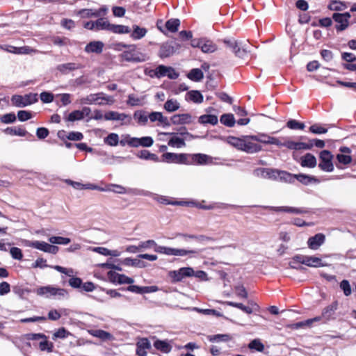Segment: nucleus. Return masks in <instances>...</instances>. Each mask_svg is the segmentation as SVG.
Segmentation results:
<instances>
[{
  "instance_id": "nucleus-62",
  "label": "nucleus",
  "mask_w": 356,
  "mask_h": 356,
  "mask_svg": "<svg viewBox=\"0 0 356 356\" xmlns=\"http://www.w3.org/2000/svg\"><path fill=\"white\" fill-rule=\"evenodd\" d=\"M0 120L4 124L13 123L16 121V115L14 113H6L1 117Z\"/></svg>"
},
{
  "instance_id": "nucleus-47",
  "label": "nucleus",
  "mask_w": 356,
  "mask_h": 356,
  "mask_svg": "<svg viewBox=\"0 0 356 356\" xmlns=\"http://www.w3.org/2000/svg\"><path fill=\"white\" fill-rule=\"evenodd\" d=\"M278 179L280 181H283L285 182L293 183L296 179V177L295 175L291 174L288 172L280 170Z\"/></svg>"
},
{
  "instance_id": "nucleus-37",
  "label": "nucleus",
  "mask_w": 356,
  "mask_h": 356,
  "mask_svg": "<svg viewBox=\"0 0 356 356\" xmlns=\"http://www.w3.org/2000/svg\"><path fill=\"white\" fill-rule=\"evenodd\" d=\"M347 8L348 5L346 3L337 0L331 1L328 5V8L330 10L334 11H343L346 10Z\"/></svg>"
},
{
  "instance_id": "nucleus-58",
  "label": "nucleus",
  "mask_w": 356,
  "mask_h": 356,
  "mask_svg": "<svg viewBox=\"0 0 356 356\" xmlns=\"http://www.w3.org/2000/svg\"><path fill=\"white\" fill-rule=\"evenodd\" d=\"M227 305L231 307H234L238 309H240L243 312L246 314H250L252 313V309L250 307H247L243 305L242 303H238L234 302L228 301L227 302Z\"/></svg>"
},
{
  "instance_id": "nucleus-64",
  "label": "nucleus",
  "mask_w": 356,
  "mask_h": 356,
  "mask_svg": "<svg viewBox=\"0 0 356 356\" xmlns=\"http://www.w3.org/2000/svg\"><path fill=\"white\" fill-rule=\"evenodd\" d=\"M164 108L169 112H172L178 109V103L172 99L168 100L164 104Z\"/></svg>"
},
{
  "instance_id": "nucleus-13",
  "label": "nucleus",
  "mask_w": 356,
  "mask_h": 356,
  "mask_svg": "<svg viewBox=\"0 0 356 356\" xmlns=\"http://www.w3.org/2000/svg\"><path fill=\"white\" fill-rule=\"evenodd\" d=\"M254 135L243 136V152L248 154H254L260 152L262 147L260 145L254 143Z\"/></svg>"
},
{
  "instance_id": "nucleus-50",
  "label": "nucleus",
  "mask_w": 356,
  "mask_h": 356,
  "mask_svg": "<svg viewBox=\"0 0 356 356\" xmlns=\"http://www.w3.org/2000/svg\"><path fill=\"white\" fill-rule=\"evenodd\" d=\"M49 241L52 244L67 245L71 242V239L63 236H51Z\"/></svg>"
},
{
  "instance_id": "nucleus-4",
  "label": "nucleus",
  "mask_w": 356,
  "mask_h": 356,
  "mask_svg": "<svg viewBox=\"0 0 356 356\" xmlns=\"http://www.w3.org/2000/svg\"><path fill=\"white\" fill-rule=\"evenodd\" d=\"M38 101V94L36 93H29L24 96L15 95L11 97L12 104L19 108L26 107L37 102Z\"/></svg>"
},
{
  "instance_id": "nucleus-41",
  "label": "nucleus",
  "mask_w": 356,
  "mask_h": 356,
  "mask_svg": "<svg viewBox=\"0 0 356 356\" xmlns=\"http://www.w3.org/2000/svg\"><path fill=\"white\" fill-rule=\"evenodd\" d=\"M201 124H211L215 125L218 123V118L214 115H203L199 118Z\"/></svg>"
},
{
  "instance_id": "nucleus-61",
  "label": "nucleus",
  "mask_w": 356,
  "mask_h": 356,
  "mask_svg": "<svg viewBox=\"0 0 356 356\" xmlns=\"http://www.w3.org/2000/svg\"><path fill=\"white\" fill-rule=\"evenodd\" d=\"M44 340L40 341L39 343V348L42 351H47L48 353L53 352L54 344L52 342H50L47 340V339H43Z\"/></svg>"
},
{
  "instance_id": "nucleus-31",
  "label": "nucleus",
  "mask_w": 356,
  "mask_h": 356,
  "mask_svg": "<svg viewBox=\"0 0 356 356\" xmlns=\"http://www.w3.org/2000/svg\"><path fill=\"white\" fill-rule=\"evenodd\" d=\"M227 143L238 150L243 149V136L241 137L229 136L227 138Z\"/></svg>"
},
{
  "instance_id": "nucleus-54",
  "label": "nucleus",
  "mask_w": 356,
  "mask_h": 356,
  "mask_svg": "<svg viewBox=\"0 0 356 356\" xmlns=\"http://www.w3.org/2000/svg\"><path fill=\"white\" fill-rule=\"evenodd\" d=\"M194 269L191 267L179 268V281L186 277H193Z\"/></svg>"
},
{
  "instance_id": "nucleus-43",
  "label": "nucleus",
  "mask_w": 356,
  "mask_h": 356,
  "mask_svg": "<svg viewBox=\"0 0 356 356\" xmlns=\"http://www.w3.org/2000/svg\"><path fill=\"white\" fill-rule=\"evenodd\" d=\"M155 252L159 253H163L167 255H178V249L177 248H171L164 246L158 245L156 247Z\"/></svg>"
},
{
  "instance_id": "nucleus-6",
  "label": "nucleus",
  "mask_w": 356,
  "mask_h": 356,
  "mask_svg": "<svg viewBox=\"0 0 356 356\" xmlns=\"http://www.w3.org/2000/svg\"><path fill=\"white\" fill-rule=\"evenodd\" d=\"M156 28L164 35L170 37L178 31V19H170L165 23L162 19L156 22Z\"/></svg>"
},
{
  "instance_id": "nucleus-7",
  "label": "nucleus",
  "mask_w": 356,
  "mask_h": 356,
  "mask_svg": "<svg viewBox=\"0 0 356 356\" xmlns=\"http://www.w3.org/2000/svg\"><path fill=\"white\" fill-rule=\"evenodd\" d=\"M191 47H198L204 53H213L217 49L213 42L205 38L191 40Z\"/></svg>"
},
{
  "instance_id": "nucleus-56",
  "label": "nucleus",
  "mask_w": 356,
  "mask_h": 356,
  "mask_svg": "<svg viewBox=\"0 0 356 356\" xmlns=\"http://www.w3.org/2000/svg\"><path fill=\"white\" fill-rule=\"evenodd\" d=\"M210 157L206 154H194V159L193 160V164H206L209 162Z\"/></svg>"
},
{
  "instance_id": "nucleus-11",
  "label": "nucleus",
  "mask_w": 356,
  "mask_h": 356,
  "mask_svg": "<svg viewBox=\"0 0 356 356\" xmlns=\"http://www.w3.org/2000/svg\"><path fill=\"white\" fill-rule=\"evenodd\" d=\"M340 153L338 154L336 156V159L337 163H336V166L339 169H342L343 167L341 165H347L352 162V157L350 156L351 149L348 147H341L339 148Z\"/></svg>"
},
{
  "instance_id": "nucleus-52",
  "label": "nucleus",
  "mask_w": 356,
  "mask_h": 356,
  "mask_svg": "<svg viewBox=\"0 0 356 356\" xmlns=\"http://www.w3.org/2000/svg\"><path fill=\"white\" fill-rule=\"evenodd\" d=\"M127 104L131 106H143V99L136 97L134 94H130L128 96Z\"/></svg>"
},
{
  "instance_id": "nucleus-19",
  "label": "nucleus",
  "mask_w": 356,
  "mask_h": 356,
  "mask_svg": "<svg viewBox=\"0 0 356 356\" xmlns=\"http://www.w3.org/2000/svg\"><path fill=\"white\" fill-rule=\"evenodd\" d=\"M154 143V140L150 136H144L141 138L133 137L129 141V145L133 147H138L140 146L149 147Z\"/></svg>"
},
{
  "instance_id": "nucleus-17",
  "label": "nucleus",
  "mask_w": 356,
  "mask_h": 356,
  "mask_svg": "<svg viewBox=\"0 0 356 356\" xmlns=\"http://www.w3.org/2000/svg\"><path fill=\"white\" fill-rule=\"evenodd\" d=\"M279 174V170L273 168H259L254 171V175L257 177L264 179H271L274 180L278 179Z\"/></svg>"
},
{
  "instance_id": "nucleus-5",
  "label": "nucleus",
  "mask_w": 356,
  "mask_h": 356,
  "mask_svg": "<svg viewBox=\"0 0 356 356\" xmlns=\"http://www.w3.org/2000/svg\"><path fill=\"white\" fill-rule=\"evenodd\" d=\"M106 188L118 194H129L132 195H149V191L139 188H125L121 185L111 184Z\"/></svg>"
},
{
  "instance_id": "nucleus-30",
  "label": "nucleus",
  "mask_w": 356,
  "mask_h": 356,
  "mask_svg": "<svg viewBox=\"0 0 356 356\" xmlns=\"http://www.w3.org/2000/svg\"><path fill=\"white\" fill-rule=\"evenodd\" d=\"M301 160V165L303 167L314 168L316 165V157L310 153L306 154Z\"/></svg>"
},
{
  "instance_id": "nucleus-15",
  "label": "nucleus",
  "mask_w": 356,
  "mask_h": 356,
  "mask_svg": "<svg viewBox=\"0 0 356 356\" xmlns=\"http://www.w3.org/2000/svg\"><path fill=\"white\" fill-rule=\"evenodd\" d=\"M264 208L269 209L275 212H286L289 213L294 214H304L308 213L309 212V209L305 207H288V206H282V207H271V206H266Z\"/></svg>"
},
{
  "instance_id": "nucleus-34",
  "label": "nucleus",
  "mask_w": 356,
  "mask_h": 356,
  "mask_svg": "<svg viewBox=\"0 0 356 356\" xmlns=\"http://www.w3.org/2000/svg\"><path fill=\"white\" fill-rule=\"evenodd\" d=\"M305 265L314 268H318L324 266L321 259L314 256H307L306 260L305 261Z\"/></svg>"
},
{
  "instance_id": "nucleus-25",
  "label": "nucleus",
  "mask_w": 356,
  "mask_h": 356,
  "mask_svg": "<svg viewBox=\"0 0 356 356\" xmlns=\"http://www.w3.org/2000/svg\"><path fill=\"white\" fill-rule=\"evenodd\" d=\"M185 100L188 102L200 104L203 102V95L198 90H191L186 93Z\"/></svg>"
},
{
  "instance_id": "nucleus-60",
  "label": "nucleus",
  "mask_w": 356,
  "mask_h": 356,
  "mask_svg": "<svg viewBox=\"0 0 356 356\" xmlns=\"http://www.w3.org/2000/svg\"><path fill=\"white\" fill-rule=\"evenodd\" d=\"M248 348L252 350H255L259 352H263L264 346L258 339L252 340L249 344Z\"/></svg>"
},
{
  "instance_id": "nucleus-32",
  "label": "nucleus",
  "mask_w": 356,
  "mask_h": 356,
  "mask_svg": "<svg viewBox=\"0 0 356 356\" xmlns=\"http://www.w3.org/2000/svg\"><path fill=\"white\" fill-rule=\"evenodd\" d=\"M187 77L193 81L198 82L203 79L204 74L200 69L193 68L187 74Z\"/></svg>"
},
{
  "instance_id": "nucleus-53",
  "label": "nucleus",
  "mask_w": 356,
  "mask_h": 356,
  "mask_svg": "<svg viewBox=\"0 0 356 356\" xmlns=\"http://www.w3.org/2000/svg\"><path fill=\"white\" fill-rule=\"evenodd\" d=\"M254 140L264 144L270 145L273 136L266 134H258L254 135Z\"/></svg>"
},
{
  "instance_id": "nucleus-51",
  "label": "nucleus",
  "mask_w": 356,
  "mask_h": 356,
  "mask_svg": "<svg viewBox=\"0 0 356 356\" xmlns=\"http://www.w3.org/2000/svg\"><path fill=\"white\" fill-rule=\"evenodd\" d=\"M72 334L68 330H67L65 327H60L53 334V339H64L67 338L69 336H71Z\"/></svg>"
},
{
  "instance_id": "nucleus-46",
  "label": "nucleus",
  "mask_w": 356,
  "mask_h": 356,
  "mask_svg": "<svg viewBox=\"0 0 356 356\" xmlns=\"http://www.w3.org/2000/svg\"><path fill=\"white\" fill-rule=\"evenodd\" d=\"M154 346L156 349L165 353H169L171 349L170 345L167 342L161 340L155 341L154 343Z\"/></svg>"
},
{
  "instance_id": "nucleus-12",
  "label": "nucleus",
  "mask_w": 356,
  "mask_h": 356,
  "mask_svg": "<svg viewBox=\"0 0 356 356\" xmlns=\"http://www.w3.org/2000/svg\"><path fill=\"white\" fill-rule=\"evenodd\" d=\"M223 43L226 47L232 50V51L239 58H243L246 54L247 50L244 47H241V43L237 42L233 38L224 39Z\"/></svg>"
},
{
  "instance_id": "nucleus-49",
  "label": "nucleus",
  "mask_w": 356,
  "mask_h": 356,
  "mask_svg": "<svg viewBox=\"0 0 356 356\" xmlns=\"http://www.w3.org/2000/svg\"><path fill=\"white\" fill-rule=\"evenodd\" d=\"M209 340L211 342L228 341L231 340V337L227 334H218L209 336Z\"/></svg>"
},
{
  "instance_id": "nucleus-63",
  "label": "nucleus",
  "mask_w": 356,
  "mask_h": 356,
  "mask_svg": "<svg viewBox=\"0 0 356 356\" xmlns=\"http://www.w3.org/2000/svg\"><path fill=\"white\" fill-rule=\"evenodd\" d=\"M66 120L70 122L81 120H83V115H82V113H81L80 110H76V111L71 112L68 115Z\"/></svg>"
},
{
  "instance_id": "nucleus-18",
  "label": "nucleus",
  "mask_w": 356,
  "mask_h": 356,
  "mask_svg": "<svg viewBox=\"0 0 356 356\" xmlns=\"http://www.w3.org/2000/svg\"><path fill=\"white\" fill-rule=\"evenodd\" d=\"M177 47L176 40L166 42L161 46L159 55L161 58L169 57L174 54Z\"/></svg>"
},
{
  "instance_id": "nucleus-22",
  "label": "nucleus",
  "mask_w": 356,
  "mask_h": 356,
  "mask_svg": "<svg viewBox=\"0 0 356 356\" xmlns=\"http://www.w3.org/2000/svg\"><path fill=\"white\" fill-rule=\"evenodd\" d=\"M149 195L148 196L152 197L153 200H156L159 203L164 205H178V200L176 198L170 197L168 196L160 195L158 194L152 193L149 191Z\"/></svg>"
},
{
  "instance_id": "nucleus-23",
  "label": "nucleus",
  "mask_w": 356,
  "mask_h": 356,
  "mask_svg": "<svg viewBox=\"0 0 356 356\" xmlns=\"http://www.w3.org/2000/svg\"><path fill=\"white\" fill-rule=\"evenodd\" d=\"M106 10L107 9L106 8H101L99 10L81 9L79 11V15L81 17H99L104 15Z\"/></svg>"
},
{
  "instance_id": "nucleus-36",
  "label": "nucleus",
  "mask_w": 356,
  "mask_h": 356,
  "mask_svg": "<svg viewBox=\"0 0 356 356\" xmlns=\"http://www.w3.org/2000/svg\"><path fill=\"white\" fill-rule=\"evenodd\" d=\"M79 67V65L74 63H67L58 65L57 70L63 74H67L68 72L74 71Z\"/></svg>"
},
{
  "instance_id": "nucleus-16",
  "label": "nucleus",
  "mask_w": 356,
  "mask_h": 356,
  "mask_svg": "<svg viewBox=\"0 0 356 356\" xmlns=\"http://www.w3.org/2000/svg\"><path fill=\"white\" fill-rule=\"evenodd\" d=\"M154 76L157 78L167 76L169 79H175L178 77V74L171 67L159 65L154 70Z\"/></svg>"
},
{
  "instance_id": "nucleus-33",
  "label": "nucleus",
  "mask_w": 356,
  "mask_h": 356,
  "mask_svg": "<svg viewBox=\"0 0 356 356\" xmlns=\"http://www.w3.org/2000/svg\"><path fill=\"white\" fill-rule=\"evenodd\" d=\"M26 245L43 251L44 252H47L49 244L44 241H27Z\"/></svg>"
},
{
  "instance_id": "nucleus-40",
  "label": "nucleus",
  "mask_w": 356,
  "mask_h": 356,
  "mask_svg": "<svg viewBox=\"0 0 356 356\" xmlns=\"http://www.w3.org/2000/svg\"><path fill=\"white\" fill-rule=\"evenodd\" d=\"M111 24L108 20L100 17L95 21V31L104 30L109 31Z\"/></svg>"
},
{
  "instance_id": "nucleus-57",
  "label": "nucleus",
  "mask_w": 356,
  "mask_h": 356,
  "mask_svg": "<svg viewBox=\"0 0 356 356\" xmlns=\"http://www.w3.org/2000/svg\"><path fill=\"white\" fill-rule=\"evenodd\" d=\"M151 343L147 339H143L137 345L136 353L138 355H143L141 353L142 349H150Z\"/></svg>"
},
{
  "instance_id": "nucleus-48",
  "label": "nucleus",
  "mask_w": 356,
  "mask_h": 356,
  "mask_svg": "<svg viewBox=\"0 0 356 356\" xmlns=\"http://www.w3.org/2000/svg\"><path fill=\"white\" fill-rule=\"evenodd\" d=\"M104 140L108 145L116 146L119 143V136L115 133H111L104 138Z\"/></svg>"
},
{
  "instance_id": "nucleus-26",
  "label": "nucleus",
  "mask_w": 356,
  "mask_h": 356,
  "mask_svg": "<svg viewBox=\"0 0 356 356\" xmlns=\"http://www.w3.org/2000/svg\"><path fill=\"white\" fill-rule=\"evenodd\" d=\"M147 33V29L144 27H140L136 24L132 26V32L130 37L134 40H138L144 38Z\"/></svg>"
},
{
  "instance_id": "nucleus-14",
  "label": "nucleus",
  "mask_w": 356,
  "mask_h": 356,
  "mask_svg": "<svg viewBox=\"0 0 356 356\" xmlns=\"http://www.w3.org/2000/svg\"><path fill=\"white\" fill-rule=\"evenodd\" d=\"M37 294L39 296H45L47 298L51 296H65L67 292L64 289L56 288L51 286H42L38 289Z\"/></svg>"
},
{
  "instance_id": "nucleus-55",
  "label": "nucleus",
  "mask_w": 356,
  "mask_h": 356,
  "mask_svg": "<svg viewBox=\"0 0 356 356\" xmlns=\"http://www.w3.org/2000/svg\"><path fill=\"white\" fill-rule=\"evenodd\" d=\"M286 127L293 130H302L305 129V125L302 122H300L296 120H289L286 122Z\"/></svg>"
},
{
  "instance_id": "nucleus-29",
  "label": "nucleus",
  "mask_w": 356,
  "mask_h": 356,
  "mask_svg": "<svg viewBox=\"0 0 356 356\" xmlns=\"http://www.w3.org/2000/svg\"><path fill=\"white\" fill-rule=\"evenodd\" d=\"M3 132L10 136H25L28 134L27 131L22 127H7L3 130Z\"/></svg>"
},
{
  "instance_id": "nucleus-44",
  "label": "nucleus",
  "mask_w": 356,
  "mask_h": 356,
  "mask_svg": "<svg viewBox=\"0 0 356 356\" xmlns=\"http://www.w3.org/2000/svg\"><path fill=\"white\" fill-rule=\"evenodd\" d=\"M182 236L184 238H193V239H195L197 240V241L204 244V243H207L208 242H210V241H215V238H213V237H210V236H205V235H186V234H183Z\"/></svg>"
},
{
  "instance_id": "nucleus-28",
  "label": "nucleus",
  "mask_w": 356,
  "mask_h": 356,
  "mask_svg": "<svg viewBox=\"0 0 356 356\" xmlns=\"http://www.w3.org/2000/svg\"><path fill=\"white\" fill-rule=\"evenodd\" d=\"M133 118L139 125L145 126L148 121V115L143 110H138L134 112Z\"/></svg>"
},
{
  "instance_id": "nucleus-8",
  "label": "nucleus",
  "mask_w": 356,
  "mask_h": 356,
  "mask_svg": "<svg viewBox=\"0 0 356 356\" xmlns=\"http://www.w3.org/2000/svg\"><path fill=\"white\" fill-rule=\"evenodd\" d=\"M351 15L350 13L346 12L343 13H335L332 15V19L337 23L335 29L337 32H341L350 25V19Z\"/></svg>"
},
{
  "instance_id": "nucleus-21",
  "label": "nucleus",
  "mask_w": 356,
  "mask_h": 356,
  "mask_svg": "<svg viewBox=\"0 0 356 356\" xmlns=\"http://www.w3.org/2000/svg\"><path fill=\"white\" fill-rule=\"evenodd\" d=\"M325 241V236L322 233H318L309 238L307 245L310 249L316 250L324 243Z\"/></svg>"
},
{
  "instance_id": "nucleus-10",
  "label": "nucleus",
  "mask_w": 356,
  "mask_h": 356,
  "mask_svg": "<svg viewBox=\"0 0 356 356\" xmlns=\"http://www.w3.org/2000/svg\"><path fill=\"white\" fill-rule=\"evenodd\" d=\"M333 155L328 150H323L320 153V163L318 167L323 171L332 172L334 165L332 163Z\"/></svg>"
},
{
  "instance_id": "nucleus-39",
  "label": "nucleus",
  "mask_w": 356,
  "mask_h": 356,
  "mask_svg": "<svg viewBox=\"0 0 356 356\" xmlns=\"http://www.w3.org/2000/svg\"><path fill=\"white\" fill-rule=\"evenodd\" d=\"M220 121L222 124L228 127H233L236 123L234 115L231 113L222 115Z\"/></svg>"
},
{
  "instance_id": "nucleus-24",
  "label": "nucleus",
  "mask_w": 356,
  "mask_h": 356,
  "mask_svg": "<svg viewBox=\"0 0 356 356\" xmlns=\"http://www.w3.org/2000/svg\"><path fill=\"white\" fill-rule=\"evenodd\" d=\"M104 43L101 41L90 42L85 47L86 53L101 54L103 51Z\"/></svg>"
},
{
  "instance_id": "nucleus-42",
  "label": "nucleus",
  "mask_w": 356,
  "mask_h": 356,
  "mask_svg": "<svg viewBox=\"0 0 356 356\" xmlns=\"http://www.w3.org/2000/svg\"><path fill=\"white\" fill-rule=\"evenodd\" d=\"M138 157L145 160H151L154 161H159V158L156 154L149 152L148 150H141L137 154Z\"/></svg>"
},
{
  "instance_id": "nucleus-20",
  "label": "nucleus",
  "mask_w": 356,
  "mask_h": 356,
  "mask_svg": "<svg viewBox=\"0 0 356 356\" xmlns=\"http://www.w3.org/2000/svg\"><path fill=\"white\" fill-rule=\"evenodd\" d=\"M284 147L291 150L311 149L313 147V143L294 142L286 137Z\"/></svg>"
},
{
  "instance_id": "nucleus-45",
  "label": "nucleus",
  "mask_w": 356,
  "mask_h": 356,
  "mask_svg": "<svg viewBox=\"0 0 356 356\" xmlns=\"http://www.w3.org/2000/svg\"><path fill=\"white\" fill-rule=\"evenodd\" d=\"M295 177L296 179H297L298 181L305 185H307L312 181H318L317 179L315 178L314 177L309 176L304 174L295 175Z\"/></svg>"
},
{
  "instance_id": "nucleus-59",
  "label": "nucleus",
  "mask_w": 356,
  "mask_h": 356,
  "mask_svg": "<svg viewBox=\"0 0 356 356\" xmlns=\"http://www.w3.org/2000/svg\"><path fill=\"white\" fill-rule=\"evenodd\" d=\"M162 161L167 163H178V154L176 153H164L162 155Z\"/></svg>"
},
{
  "instance_id": "nucleus-38",
  "label": "nucleus",
  "mask_w": 356,
  "mask_h": 356,
  "mask_svg": "<svg viewBox=\"0 0 356 356\" xmlns=\"http://www.w3.org/2000/svg\"><path fill=\"white\" fill-rule=\"evenodd\" d=\"M109 31L114 33L124 34L131 33V29L127 26L111 24Z\"/></svg>"
},
{
  "instance_id": "nucleus-9",
  "label": "nucleus",
  "mask_w": 356,
  "mask_h": 356,
  "mask_svg": "<svg viewBox=\"0 0 356 356\" xmlns=\"http://www.w3.org/2000/svg\"><path fill=\"white\" fill-rule=\"evenodd\" d=\"M148 119L152 122H158L159 125H161L163 127H168L170 125L171 122L173 124H176L178 122V115H175L170 119L163 115L161 112H152L148 115Z\"/></svg>"
},
{
  "instance_id": "nucleus-1",
  "label": "nucleus",
  "mask_w": 356,
  "mask_h": 356,
  "mask_svg": "<svg viewBox=\"0 0 356 356\" xmlns=\"http://www.w3.org/2000/svg\"><path fill=\"white\" fill-rule=\"evenodd\" d=\"M338 308L337 302H334L331 305L325 307L322 312L321 316L314 317L313 318L307 319L305 321H301L296 323L297 327H301L303 326H310L313 323L318 322L321 320L327 321L330 320L334 314L336 310Z\"/></svg>"
},
{
  "instance_id": "nucleus-2",
  "label": "nucleus",
  "mask_w": 356,
  "mask_h": 356,
  "mask_svg": "<svg viewBox=\"0 0 356 356\" xmlns=\"http://www.w3.org/2000/svg\"><path fill=\"white\" fill-rule=\"evenodd\" d=\"M81 104H111L113 103V99L112 97L106 95L105 93L101 92L95 94H90L86 97L81 99Z\"/></svg>"
},
{
  "instance_id": "nucleus-27",
  "label": "nucleus",
  "mask_w": 356,
  "mask_h": 356,
  "mask_svg": "<svg viewBox=\"0 0 356 356\" xmlns=\"http://www.w3.org/2000/svg\"><path fill=\"white\" fill-rule=\"evenodd\" d=\"M110 277L113 279V282H117L118 284H132L134 280L133 278L127 277L124 274H119L117 273H109Z\"/></svg>"
},
{
  "instance_id": "nucleus-35",
  "label": "nucleus",
  "mask_w": 356,
  "mask_h": 356,
  "mask_svg": "<svg viewBox=\"0 0 356 356\" xmlns=\"http://www.w3.org/2000/svg\"><path fill=\"white\" fill-rule=\"evenodd\" d=\"M122 264L125 266H134L138 268H145L146 267V263L140 259H131V258H125Z\"/></svg>"
},
{
  "instance_id": "nucleus-3",
  "label": "nucleus",
  "mask_w": 356,
  "mask_h": 356,
  "mask_svg": "<svg viewBox=\"0 0 356 356\" xmlns=\"http://www.w3.org/2000/svg\"><path fill=\"white\" fill-rule=\"evenodd\" d=\"M128 47L129 49L124 51L120 54V57L122 60L133 63H141L146 60V56L136 51V44H129Z\"/></svg>"
}]
</instances>
